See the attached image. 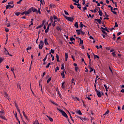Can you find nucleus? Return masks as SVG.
Segmentation results:
<instances>
[{
	"label": "nucleus",
	"mask_w": 124,
	"mask_h": 124,
	"mask_svg": "<svg viewBox=\"0 0 124 124\" xmlns=\"http://www.w3.org/2000/svg\"><path fill=\"white\" fill-rule=\"evenodd\" d=\"M111 55H113V57H116V52H112V53H111Z\"/></svg>",
	"instance_id": "nucleus-31"
},
{
	"label": "nucleus",
	"mask_w": 124,
	"mask_h": 124,
	"mask_svg": "<svg viewBox=\"0 0 124 124\" xmlns=\"http://www.w3.org/2000/svg\"><path fill=\"white\" fill-rule=\"evenodd\" d=\"M98 8L99 9V11H98V13H99V15L100 16H102V11L101 10H100V8L99 7H98Z\"/></svg>",
	"instance_id": "nucleus-12"
},
{
	"label": "nucleus",
	"mask_w": 124,
	"mask_h": 124,
	"mask_svg": "<svg viewBox=\"0 0 124 124\" xmlns=\"http://www.w3.org/2000/svg\"><path fill=\"white\" fill-rule=\"evenodd\" d=\"M118 23L115 22V26H114V28H118Z\"/></svg>",
	"instance_id": "nucleus-40"
},
{
	"label": "nucleus",
	"mask_w": 124,
	"mask_h": 124,
	"mask_svg": "<svg viewBox=\"0 0 124 124\" xmlns=\"http://www.w3.org/2000/svg\"><path fill=\"white\" fill-rule=\"evenodd\" d=\"M31 47H27L26 48V50H27V51H29V50H31Z\"/></svg>",
	"instance_id": "nucleus-60"
},
{
	"label": "nucleus",
	"mask_w": 124,
	"mask_h": 124,
	"mask_svg": "<svg viewBox=\"0 0 124 124\" xmlns=\"http://www.w3.org/2000/svg\"><path fill=\"white\" fill-rule=\"evenodd\" d=\"M17 88H18L19 89L21 90V86L19 84H17Z\"/></svg>",
	"instance_id": "nucleus-57"
},
{
	"label": "nucleus",
	"mask_w": 124,
	"mask_h": 124,
	"mask_svg": "<svg viewBox=\"0 0 124 124\" xmlns=\"http://www.w3.org/2000/svg\"><path fill=\"white\" fill-rule=\"evenodd\" d=\"M45 45H49V43H48V41H47V38L45 39Z\"/></svg>",
	"instance_id": "nucleus-16"
},
{
	"label": "nucleus",
	"mask_w": 124,
	"mask_h": 124,
	"mask_svg": "<svg viewBox=\"0 0 124 124\" xmlns=\"http://www.w3.org/2000/svg\"><path fill=\"white\" fill-rule=\"evenodd\" d=\"M16 109L18 113L20 114V115H21V111H20V108H17Z\"/></svg>",
	"instance_id": "nucleus-38"
},
{
	"label": "nucleus",
	"mask_w": 124,
	"mask_h": 124,
	"mask_svg": "<svg viewBox=\"0 0 124 124\" xmlns=\"http://www.w3.org/2000/svg\"><path fill=\"white\" fill-rule=\"evenodd\" d=\"M0 118H1V119L2 120H5V121H7V119H6L5 116H4L0 115Z\"/></svg>",
	"instance_id": "nucleus-15"
},
{
	"label": "nucleus",
	"mask_w": 124,
	"mask_h": 124,
	"mask_svg": "<svg viewBox=\"0 0 124 124\" xmlns=\"http://www.w3.org/2000/svg\"><path fill=\"white\" fill-rule=\"evenodd\" d=\"M50 52H51L52 54H54V53H55V50L51 49Z\"/></svg>",
	"instance_id": "nucleus-55"
},
{
	"label": "nucleus",
	"mask_w": 124,
	"mask_h": 124,
	"mask_svg": "<svg viewBox=\"0 0 124 124\" xmlns=\"http://www.w3.org/2000/svg\"><path fill=\"white\" fill-rule=\"evenodd\" d=\"M22 1H23L22 0H20L19 1L17 2V4H20L21 3V2H22Z\"/></svg>",
	"instance_id": "nucleus-45"
},
{
	"label": "nucleus",
	"mask_w": 124,
	"mask_h": 124,
	"mask_svg": "<svg viewBox=\"0 0 124 124\" xmlns=\"http://www.w3.org/2000/svg\"><path fill=\"white\" fill-rule=\"evenodd\" d=\"M31 12V9L30 8L27 11H24V15H29V14H30Z\"/></svg>",
	"instance_id": "nucleus-6"
},
{
	"label": "nucleus",
	"mask_w": 124,
	"mask_h": 124,
	"mask_svg": "<svg viewBox=\"0 0 124 124\" xmlns=\"http://www.w3.org/2000/svg\"><path fill=\"white\" fill-rule=\"evenodd\" d=\"M80 33H81V34L82 35H84V34H85V32L81 31H80Z\"/></svg>",
	"instance_id": "nucleus-63"
},
{
	"label": "nucleus",
	"mask_w": 124,
	"mask_h": 124,
	"mask_svg": "<svg viewBox=\"0 0 124 124\" xmlns=\"http://www.w3.org/2000/svg\"><path fill=\"white\" fill-rule=\"evenodd\" d=\"M4 53H5V54H6V56H7V55H10L9 52H8V50L5 51Z\"/></svg>",
	"instance_id": "nucleus-46"
},
{
	"label": "nucleus",
	"mask_w": 124,
	"mask_h": 124,
	"mask_svg": "<svg viewBox=\"0 0 124 124\" xmlns=\"http://www.w3.org/2000/svg\"><path fill=\"white\" fill-rule=\"evenodd\" d=\"M4 96L5 97H6L7 98V97H8V94H7V93L5 92L4 93Z\"/></svg>",
	"instance_id": "nucleus-19"
},
{
	"label": "nucleus",
	"mask_w": 124,
	"mask_h": 124,
	"mask_svg": "<svg viewBox=\"0 0 124 124\" xmlns=\"http://www.w3.org/2000/svg\"><path fill=\"white\" fill-rule=\"evenodd\" d=\"M77 113L78 114V115H82V112H81L80 110H78Z\"/></svg>",
	"instance_id": "nucleus-25"
},
{
	"label": "nucleus",
	"mask_w": 124,
	"mask_h": 124,
	"mask_svg": "<svg viewBox=\"0 0 124 124\" xmlns=\"http://www.w3.org/2000/svg\"><path fill=\"white\" fill-rule=\"evenodd\" d=\"M58 70H59V66H57L55 68V72H57V71H58Z\"/></svg>",
	"instance_id": "nucleus-49"
},
{
	"label": "nucleus",
	"mask_w": 124,
	"mask_h": 124,
	"mask_svg": "<svg viewBox=\"0 0 124 124\" xmlns=\"http://www.w3.org/2000/svg\"><path fill=\"white\" fill-rule=\"evenodd\" d=\"M50 19L51 23H53L54 20H58V17H57V16H56L55 15H53V16H50Z\"/></svg>",
	"instance_id": "nucleus-2"
},
{
	"label": "nucleus",
	"mask_w": 124,
	"mask_h": 124,
	"mask_svg": "<svg viewBox=\"0 0 124 124\" xmlns=\"http://www.w3.org/2000/svg\"><path fill=\"white\" fill-rule=\"evenodd\" d=\"M31 24L29 25V27H31V26H33V22L32 21H31Z\"/></svg>",
	"instance_id": "nucleus-59"
},
{
	"label": "nucleus",
	"mask_w": 124,
	"mask_h": 124,
	"mask_svg": "<svg viewBox=\"0 0 124 124\" xmlns=\"http://www.w3.org/2000/svg\"><path fill=\"white\" fill-rule=\"evenodd\" d=\"M111 12L113 13L115 15H117V13L115 11H113V10L111 11Z\"/></svg>",
	"instance_id": "nucleus-54"
},
{
	"label": "nucleus",
	"mask_w": 124,
	"mask_h": 124,
	"mask_svg": "<svg viewBox=\"0 0 124 124\" xmlns=\"http://www.w3.org/2000/svg\"><path fill=\"white\" fill-rule=\"evenodd\" d=\"M23 116L25 117V118L26 119V120H28V116H27V115L24 114Z\"/></svg>",
	"instance_id": "nucleus-53"
},
{
	"label": "nucleus",
	"mask_w": 124,
	"mask_h": 124,
	"mask_svg": "<svg viewBox=\"0 0 124 124\" xmlns=\"http://www.w3.org/2000/svg\"><path fill=\"white\" fill-rule=\"evenodd\" d=\"M44 25V21H43L42 24L39 26V27H40V28H42V27H43Z\"/></svg>",
	"instance_id": "nucleus-37"
},
{
	"label": "nucleus",
	"mask_w": 124,
	"mask_h": 124,
	"mask_svg": "<svg viewBox=\"0 0 124 124\" xmlns=\"http://www.w3.org/2000/svg\"><path fill=\"white\" fill-rule=\"evenodd\" d=\"M51 78H49L47 79V84H49V83L50 81H51Z\"/></svg>",
	"instance_id": "nucleus-34"
},
{
	"label": "nucleus",
	"mask_w": 124,
	"mask_h": 124,
	"mask_svg": "<svg viewBox=\"0 0 124 124\" xmlns=\"http://www.w3.org/2000/svg\"><path fill=\"white\" fill-rule=\"evenodd\" d=\"M15 105L16 108H18L19 107H18V105H17V103H15Z\"/></svg>",
	"instance_id": "nucleus-62"
},
{
	"label": "nucleus",
	"mask_w": 124,
	"mask_h": 124,
	"mask_svg": "<svg viewBox=\"0 0 124 124\" xmlns=\"http://www.w3.org/2000/svg\"><path fill=\"white\" fill-rule=\"evenodd\" d=\"M47 118L49 120L50 122H54V119L53 118H51V117L46 115Z\"/></svg>",
	"instance_id": "nucleus-13"
},
{
	"label": "nucleus",
	"mask_w": 124,
	"mask_h": 124,
	"mask_svg": "<svg viewBox=\"0 0 124 124\" xmlns=\"http://www.w3.org/2000/svg\"><path fill=\"white\" fill-rule=\"evenodd\" d=\"M51 103L53 104H54V105H56V106H58V104H57L56 102H54V101H51Z\"/></svg>",
	"instance_id": "nucleus-42"
},
{
	"label": "nucleus",
	"mask_w": 124,
	"mask_h": 124,
	"mask_svg": "<svg viewBox=\"0 0 124 124\" xmlns=\"http://www.w3.org/2000/svg\"><path fill=\"white\" fill-rule=\"evenodd\" d=\"M57 31H62V28H60V27H57Z\"/></svg>",
	"instance_id": "nucleus-44"
},
{
	"label": "nucleus",
	"mask_w": 124,
	"mask_h": 124,
	"mask_svg": "<svg viewBox=\"0 0 124 124\" xmlns=\"http://www.w3.org/2000/svg\"><path fill=\"white\" fill-rule=\"evenodd\" d=\"M70 7L71 9H74V6L72 5H70Z\"/></svg>",
	"instance_id": "nucleus-50"
},
{
	"label": "nucleus",
	"mask_w": 124,
	"mask_h": 124,
	"mask_svg": "<svg viewBox=\"0 0 124 124\" xmlns=\"http://www.w3.org/2000/svg\"><path fill=\"white\" fill-rule=\"evenodd\" d=\"M102 31L103 33H104V34H105V35H107V33H106V32H105V31L102 30Z\"/></svg>",
	"instance_id": "nucleus-41"
},
{
	"label": "nucleus",
	"mask_w": 124,
	"mask_h": 124,
	"mask_svg": "<svg viewBox=\"0 0 124 124\" xmlns=\"http://www.w3.org/2000/svg\"><path fill=\"white\" fill-rule=\"evenodd\" d=\"M31 11H33V12H36V13L38 12V11L37 10V9H35L33 7H31Z\"/></svg>",
	"instance_id": "nucleus-10"
},
{
	"label": "nucleus",
	"mask_w": 124,
	"mask_h": 124,
	"mask_svg": "<svg viewBox=\"0 0 124 124\" xmlns=\"http://www.w3.org/2000/svg\"><path fill=\"white\" fill-rule=\"evenodd\" d=\"M63 72H62L61 73V75L62 76V78L64 79V78H65V75H64V72L65 73H66V72L65 71V69H63Z\"/></svg>",
	"instance_id": "nucleus-8"
},
{
	"label": "nucleus",
	"mask_w": 124,
	"mask_h": 124,
	"mask_svg": "<svg viewBox=\"0 0 124 124\" xmlns=\"http://www.w3.org/2000/svg\"><path fill=\"white\" fill-rule=\"evenodd\" d=\"M75 71L77 72L79 70V67H75Z\"/></svg>",
	"instance_id": "nucleus-39"
},
{
	"label": "nucleus",
	"mask_w": 124,
	"mask_h": 124,
	"mask_svg": "<svg viewBox=\"0 0 124 124\" xmlns=\"http://www.w3.org/2000/svg\"><path fill=\"white\" fill-rule=\"evenodd\" d=\"M15 15L16 16H19V15H21V13L20 12H16Z\"/></svg>",
	"instance_id": "nucleus-26"
},
{
	"label": "nucleus",
	"mask_w": 124,
	"mask_h": 124,
	"mask_svg": "<svg viewBox=\"0 0 124 124\" xmlns=\"http://www.w3.org/2000/svg\"><path fill=\"white\" fill-rule=\"evenodd\" d=\"M101 29H102V31H107V27H105V28H103V27H101Z\"/></svg>",
	"instance_id": "nucleus-23"
},
{
	"label": "nucleus",
	"mask_w": 124,
	"mask_h": 124,
	"mask_svg": "<svg viewBox=\"0 0 124 124\" xmlns=\"http://www.w3.org/2000/svg\"><path fill=\"white\" fill-rule=\"evenodd\" d=\"M95 92H96L97 95L98 97H101V96H102L101 92H100V91L97 90V89H95Z\"/></svg>",
	"instance_id": "nucleus-4"
},
{
	"label": "nucleus",
	"mask_w": 124,
	"mask_h": 124,
	"mask_svg": "<svg viewBox=\"0 0 124 124\" xmlns=\"http://www.w3.org/2000/svg\"><path fill=\"white\" fill-rule=\"evenodd\" d=\"M44 46V42H43L42 41H41L39 44V49L41 50V49L43 48Z\"/></svg>",
	"instance_id": "nucleus-5"
},
{
	"label": "nucleus",
	"mask_w": 124,
	"mask_h": 124,
	"mask_svg": "<svg viewBox=\"0 0 124 124\" xmlns=\"http://www.w3.org/2000/svg\"><path fill=\"white\" fill-rule=\"evenodd\" d=\"M75 27H76V28H79V25L78 24V22H76L75 23Z\"/></svg>",
	"instance_id": "nucleus-20"
},
{
	"label": "nucleus",
	"mask_w": 124,
	"mask_h": 124,
	"mask_svg": "<svg viewBox=\"0 0 124 124\" xmlns=\"http://www.w3.org/2000/svg\"><path fill=\"white\" fill-rule=\"evenodd\" d=\"M94 21L95 22H97V23H98L99 24H101V23H102V22L101 21V20H100V19H94Z\"/></svg>",
	"instance_id": "nucleus-9"
},
{
	"label": "nucleus",
	"mask_w": 124,
	"mask_h": 124,
	"mask_svg": "<svg viewBox=\"0 0 124 124\" xmlns=\"http://www.w3.org/2000/svg\"><path fill=\"white\" fill-rule=\"evenodd\" d=\"M85 10H87V7L86 6L83 8V11H85Z\"/></svg>",
	"instance_id": "nucleus-64"
},
{
	"label": "nucleus",
	"mask_w": 124,
	"mask_h": 124,
	"mask_svg": "<svg viewBox=\"0 0 124 124\" xmlns=\"http://www.w3.org/2000/svg\"><path fill=\"white\" fill-rule=\"evenodd\" d=\"M47 56H48V54H47L46 56V57H45V58L43 59V62H45L46 61V60H47Z\"/></svg>",
	"instance_id": "nucleus-33"
},
{
	"label": "nucleus",
	"mask_w": 124,
	"mask_h": 124,
	"mask_svg": "<svg viewBox=\"0 0 124 124\" xmlns=\"http://www.w3.org/2000/svg\"><path fill=\"white\" fill-rule=\"evenodd\" d=\"M78 8H79L81 10V5L79 3L78 4Z\"/></svg>",
	"instance_id": "nucleus-32"
},
{
	"label": "nucleus",
	"mask_w": 124,
	"mask_h": 124,
	"mask_svg": "<svg viewBox=\"0 0 124 124\" xmlns=\"http://www.w3.org/2000/svg\"><path fill=\"white\" fill-rule=\"evenodd\" d=\"M87 57H88V59H91V56L90 55L89 53L87 52Z\"/></svg>",
	"instance_id": "nucleus-47"
},
{
	"label": "nucleus",
	"mask_w": 124,
	"mask_h": 124,
	"mask_svg": "<svg viewBox=\"0 0 124 124\" xmlns=\"http://www.w3.org/2000/svg\"><path fill=\"white\" fill-rule=\"evenodd\" d=\"M73 40L75 41V38H73V37H71L70 41H73Z\"/></svg>",
	"instance_id": "nucleus-27"
},
{
	"label": "nucleus",
	"mask_w": 124,
	"mask_h": 124,
	"mask_svg": "<svg viewBox=\"0 0 124 124\" xmlns=\"http://www.w3.org/2000/svg\"><path fill=\"white\" fill-rule=\"evenodd\" d=\"M76 38H78L79 41H80L79 44H83V43H84V41H83V40H81V38L79 37H76Z\"/></svg>",
	"instance_id": "nucleus-11"
},
{
	"label": "nucleus",
	"mask_w": 124,
	"mask_h": 124,
	"mask_svg": "<svg viewBox=\"0 0 124 124\" xmlns=\"http://www.w3.org/2000/svg\"><path fill=\"white\" fill-rule=\"evenodd\" d=\"M13 7H14V5H13V6H12V5L8 4L6 6V9H8V8H9V9L13 8Z\"/></svg>",
	"instance_id": "nucleus-7"
},
{
	"label": "nucleus",
	"mask_w": 124,
	"mask_h": 124,
	"mask_svg": "<svg viewBox=\"0 0 124 124\" xmlns=\"http://www.w3.org/2000/svg\"><path fill=\"white\" fill-rule=\"evenodd\" d=\"M64 12L66 15H69V14H68V12H66V11L64 10Z\"/></svg>",
	"instance_id": "nucleus-52"
},
{
	"label": "nucleus",
	"mask_w": 124,
	"mask_h": 124,
	"mask_svg": "<svg viewBox=\"0 0 124 124\" xmlns=\"http://www.w3.org/2000/svg\"><path fill=\"white\" fill-rule=\"evenodd\" d=\"M57 110L60 112H61V113L62 114V115L63 117L66 118V119H68V116H67V114H66V113H65L64 111L59 108H57Z\"/></svg>",
	"instance_id": "nucleus-1"
},
{
	"label": "nucleus",
	"mask_w": 124,
	"mask_h": 124,
	"mask_svg": "<svg viewBox=\"0 0 124 124\" xmlns=\"http://www.w3.org/2000/svg\"><path fill=\"white\" fill-rule=\"evenodd\" d=\"M94 59H99V56H98V55H94Z\"/></svg>",
	"instance_id": "nucleus-43"
},
{
	"label": "nucleus",
	"mask_w": 124,
	"mask_h": 124,
	"mask_svg": "<svg viewBox=\"0 0 124 124\" xmlns=\"http://www.w3.org/2000/svg\"><path fill=\"white\" fill-rule=\"evenodd\" d=\"M80 28H83V27L84 26V24H83V23L82 22H80V25H79Z\"/></svg>",
	"instance_id": "nucleus-30"
},
{
	"label": "nucleus",
	"mask_w": 124,
	"mask_h": 124,
	"mask_svg": "<svg viewBox=\"0 0 124 124\" xmlns=\"http://www.w3.org/2000/svg\"><path fill=\"white\" fill-rule=\"evenodd\" d=\"M13 3H14V2L13 1H11V2H9L8 3V4H9V5H10V4H13Z\"/></svg>",
	"instance_id": "nucleus-48"
},
{
	"label": "nucleus",
	"mask_w": 124,
	"mask_h": 124,
	"mask_svg": "<svg viewBox=\"0 0 124 124\" xmlns=\"http://www.w3.org/2000/svg\"><path fill=\"white\" fill-rule=\"evenodd\" d=\"M58 93L59 96H60V97H62V94H61V93H60V91H58Z\"/></svg>",
	"instance_id": "nucleus-58"
},
{
	"label": "nucleus",
	"mask_w": 124,
	"mask_h": 124,
	"mask_svg": "<svg viewBox=\"0 0 124 124\" xmlns=\"http://www.w3.org/2000/svg\"><path fill=\"white\" fill-rule=\"evenodd\" d=\"M109 114V110H108L104 114V116H106V115H108Z\"/></svg>",
	"instance_id": "nucleus-24"
},
{
	"label": "nucleus",
	"mask_w": 124,
	"mask_h": 124,
	"mask_svg": "<svg viewBox=\"0 0 124 124\" xmlns=\"http://www.w3.org/2000/svg\"><path fill=\"white\" fill-rule=\"evenodd\" d=\"M54 6H55L54 5H53V4H50V8H52L53 7H54Z\"/></svg>",
	"instance_id": "nucleus-61"
},
{
	"label": "nucleus",
	"mask_w": 124,
	"mask_h": 124,
	"mask_svg": "<svg viewBox=\"0 0 124 124\" xmlns=\"http://www.w3.org/2000/svg\"><path fill=\"white\" fill-rule=\"evenodd\" d=\"M113 37L112 38V39L113 40H115L116 39V35L115 34H113Z\"/></svg>",
	"instance_id": "nucleus-36"
},
{
	"label": "nucleus",
	"mask_w": 124,
	"mask_h": 124,
	"mask_svg": "<svg viewBox=\"0 0 124 124\" xmlns=\"http://www.w3.org/2000/svg\"><path fill=\"white\" fill-rule=\"evenodd\" d=\"M64 83H65L64 82H63L62 83V89H64L65 88V85H64Z\"/></svg>",
	"instance_id": "nucleus-18"
},
{
	"label": "nucleus",
	"mask_w": 124,
	"mask_h": 124,
	"mask_svg": "<svg viewBox=\"0 0 124 124\" xmlns=\"http://www.w3.org/2000/svg\"><path fill=\"white\" fill-rule=\"evenodd\" d=\"M61 69H62V70L64 69V63H62V64Z\"/></svg>",
	"instance_id": "nucleus-22"
},
{
	"label": "nucleus",
	"mask_w": 124,
	"mask_h": 124,
	"mask_svg": "<svg viewBox=\"0 0 124 124\" xmlns=\"http://www.w3.org/2000/svg\"><path fill=\"white\" fill-rule=\"evenodd\" d=\"M64 17L67 20V21H69L70 22H73V21H74V18L73 17L66 16H64Z\"/></svg>",
	"instance_id": "nucleus-3"
},
{
	"label": "nucleus",
	"mask_w": 124,
	"mask_h": 124,
	"mask_svg": "<svg viewBox=\"0 0 124 124\" xmlns=\"http://www.w3.org/2000/svg\"><path fill=\"white\" fill-rule=\"evenodd\" d=\"M104 87H105V88L106 89V92H108V89H109V88L107 87L106 84H104Z\"/></svg>",
	"instance_id": "nucleus-21"
},
{
	"label": "nucleus",
	"mask_w": 124,
	"mask_h": 124,
	"mask_svg": "<svg viewBox=\"0 0 124 124\" xmlns=\"http://www.w3.org/2000/svg\"><path fill=\"white\" fill-rule=\"evenodd\" d=\"M5 31L6 32H8V31H9V29H8V28H5Z\"/></svg>",
	"instance_id": "nucleus-35"
},
{
	"label": "nucleus",
	"mask_w": 124,
	"mask_h": 124,
	"mask_svg": "<svg viewBox=\"0 0 124 124\" xmlns=\"http://www.w3.org/2000/svg\"><path fill=\"white\" fill-rule=\"evenodd\" d=\"M51 64V63L49 62L47 65L46 66V68H49V67L50 66V65Z\"/></svg>",
	"instance_id": "nucleus-28"
},
{
	"label": "nucleus",
	"mask_w": 124,
	"mask_h": 124,
	"mask_svg": "<svg viewBox=\"0 0 124 124\" xmlns=\"http://www.w3.org/2000/svg\"><path fill=\"white\" fill-rule=\"evenodd\" d=\"M76 31L77 32V35H80V34H81V31H80V30H77Z\"/></svg>",
	"instance_id": "nucleus-17"
},
{
	"label": "nucleus",
	"mask_w": 124,
	"mask_h": 124,
	"mask_svg": "<svg viewBox=\"0 0 124 124\" xmlns=\"http://www.w3.org/2000/svg\"><path fill=\"white\" fill-rule=\"evenodd\" d=\"M52 24V26L53 27H55V26H56V23L54 22V21H53V22H51Z\"/></svg>",
	"instance_id": "nucleus-51"
},
{
	"label": "nucleus",
	"mask_w": 124,
	"mask_h": 124,
	"mask_svg": "<svg viewBox=\"0 0 124 124\" xmlns=\"http://www.w3.org/2000/svg\"><path fill=\"white\" fill-rule=\"evenodd\" d=\"M90 69V73H91V72H93V68H91Z\"/></svg>",
	"instance_id": "nucleus-56"
},
{
	"label": "nucleus",
	"mask_w": 124,
	"mask_h": 124,
	"mask_svg": "<svg viewBox=\"0 0 124 124\" xmlns=\"http://www.w3.org/2000/svg\"><path fill=\"white\" fill-rule=\"evenodd\" d=\"M65 62H67V59H68V54L65 53Z\"/></svg>",
	"instance_id": "nucleus-14"
},
{
	"label": "nucleus",
	"mask_w": 124,
	"mask_h": 124,
	"mask_svg": "<svg viewBox=\"0 0 124 124\" xmlns=\"http://www.w3.org/2000/svg\"><path fill=\"white\" fill-rule=\"evenodd\" d=\"M108 8H110L111 11H112V10H113V7H112V6L109 5L108 6Z\"/></svg>",
	"instance_id": "nucleus-29"
}]
</instances>
